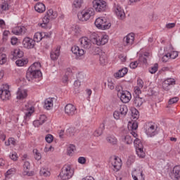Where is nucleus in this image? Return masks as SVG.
<instances>
[{
	"mask_svg": "<svg viewBox=\"0 0 180 180\" xmlns=\"http://www.w3.org/2000/svg\"><path fill=\"white\" fill-rule=\"evenodd\" d=\"M79 164H86V158L85 157H79L78 158Z\"/></svg>",
	"mask_w": 180,
	"mask_h": 180,
	"instance_id": "0e129e2a",
	"label": "nucleus"
},
{
	"mask_svg": "<svg viewBox=\"0 0 180 180\" xmlns=\"http://www.w3.org/2000/svg\"><path fill=\"white\" fill-rule=\"evenodd\" d=\"M146 133L149 137H154V136L158 134V131H157V128H155V126L154 125H150L146 130Z\"/></svg>",
	"mask_w": 180,
	"mask_h": 180,
	"instance_id": "f3484780",
	"label": "nucleus"
},
{
	"mask_svg": "<svg viewBox=\"0 0 180 180\" xmlns=\"http://www.w3.org/2000/svg\"><path fill=\"white\" fill-rule=\"evenodd\" d=\"M179 172H180V166L179 165L175 166L173 168L172 172H171L170 174L171 179L174 180L179 179L180 178Z\"/></svg>",
	"mask_w": 180,
	"mask_h": 180,
	"instance_id": "2eb2a0df",
	"label": "nucleus"
},
{
	"mask_svg": "<svg viewBox=\"0 0 180 180\" xmlns=\"http://www.w3.org/2000/svg\"><path fill=\"white\" fill-rule=\"evenodd\" d=\"M43 39V32H36L34 35V43H39Z\"/></svg>",
	"mask_w": 180,
	"mask_h": 180,
	"instance_id": "473e14b6",
	"label": "nucleus"
},
{
	"mask_svg": "<svg viewBox=\"0 0 180 180\" xmlns=\"http://www.w3.org/2000/svg\"><path fill=\"white\" fill-rule=\"evenodd\" d=\"M34 9L39 13H43L46 11V6L43 3H38L34 6Z\"/></svg>",
	"mask_w": 180,
	"mask_h": 180,
	"instance_id": "5701e85b",
	"label": "nucleus"
},
{
	"mask_svg": "<svg viewBox=\"0 0 180 180\" xmlns=\"http://www.w3.org/2000/svg\"><path fill=\"white\" fill-rule=\"evenodd\" d=\"M109 40V37L108 35H104L101 37L98 38V40L97 41V46H105L106 43H108Z\"/></svg>",
	"mask_w": 180,
	"mask_h": 180,
	"instance_id": "4be33fe9",
	"label": "nucleus"
},
{
	"mask_svg": "<svg viewBox=\"0 0 180 180\" xmlns=\"http://www.w3.org/2000/svg\"><path fill=\"white\" fill-rule=\"evenodd\" d=\"M129 111V109L127 108V106L126 105H121L120 108V113L121 117H124L127 115V112Z\"/></svg>",
	"mask_w": 180,
	"mask_h": 180,
	"instance_id": "2f4dec72",
	"label": "nucleus"
},
{
	"mask_svg": "<svg viewBox=\"0 0 180 180\" xmlns=\"http://www.w3.org/2000/svg\"><path fill=\"white\" fill-rule=\"evenodd\" d=\"M103 22H106V18L100 17L96 20L94 25L98 29H101L103 25Z\"/></svg>",
	"mask_w": 180,
	"mask_h": 180,
	"instance_id": "a878e982",
	"label": "nucleus"
},
{
	"mask_svg": "<svg viewBox=\"0 0 180 180\" xmlns=\"http://www.w3.org/2000/svg\"><path fill=\"white\" fill-rule=\"evenodd\" d=\"M133 162H134V157L133 156L129 157L127 161V165L128 166H130L131 165V164H133Z\"/></svg>",
	"mask_w": 180,
	"mask_h": 180,
	"instance_id": "4d7b16f0",
	"label": "nucleus"
},
{
	"mask_svg": "<svg viewBox=\"0 0 180 180\" xmlns=\"http://www.w3.org/2000/svg\"><path fill=\"white\" fill-rule=\"evenodd\" d=\"M131 175L134 180H144L143 170L141 169H135L131 172Z\"/></svg>",
	"mask_w": 180,
	"mask_h": 180,
	"instance_id": "9b49d317",
	"label": "nucleus"
},
{
	"mask_svg": "<svg viewBox=\"0 0 180 180\" xmlns=\"http://www.w3.org/2000/svg\"><path fill=\"white\" fill-rule=\"evenodd\" d=\"M108 86L110 88L111 90L115 89V84L112 82V81H108Z\"/></svg>",
	"mask_w": 180,
	"mask_h": 180,
	"instance_id": "338daca9",
	"label": "nucleus"
},
{
	"mask_svg": "<svg viewBox=\"0 0 180 180\" xmlns=\"http://www.w3.org/2000/svg\"><path fill=\"white\" fill-rule=\"evenodd\" d=\"M94 8H89L78 13L77 18L82 22H86V20H89V19H91V16H94Z\"/></svg>",
	"mask_w": 180,
	"mask_h": 180,
	"instance_id": "7ed1b4c3",
	"label": "nucleus"
},
{
	"mask_svg": "<svg viewBox=\"0 0 180 180\" xmlns=\"http://www.w3.org/2000/svg\"><path fill=\"white\" fill-rule=\"evenodd\" d=\"M171 85H175V79L168 78L165 79L162 84V86L165 91H169Z\"/></svg>",
	"mask_w": 180,
	"mask_h": 180,
	"instance_id": "4468645a",
	"label": "nucleus"
},
{
	"mask_svg": "<svg viewBox=\"0 0 180 180\" xmlns=\"http://www.w3.org/2000/svg\"><path fill=\"white\" fill-rule=\"evenodd\" d=\"M74 151H75V146L70 145V146L68 148V155H71Z\"/></svg>",
	"mask_w": 180,
	"mask_h": 180,
	"instance_id": "09e8293b",
	"label": "nucleus"
},
{
	"mask_svg": "<svg viewBox=\"0 0 180 180\" xmlns=\"http://www.w3.org/2000/svg\"><path fill=\"white\" fill-rule=\"evenodd\" d=\"M170 56L169 53L165 54L162 58V63H167L168 60H169Z\"/></svg>",
	"mask_w": 180,
	"mask_h": 180,
	"instance_id": "052dcab7",
	"label": "nucleus"
},
{
	"mask_svg": "<svg viewBox=\"0 0 180 180\" xmlns=\"http://www.w3.org/2000/svg\"><path fill=\"white\" fill-rule=\"evenodd\" d=\"M136 151L138 157H140L141 158H144V157H146V153L143 150V147L136 148Z\"/></svg>",
	"mask_w": 180,
	"mask_h": 180,
	"instance_id": "58836bf2",
	"label": "nucleus"
},
{
	"mask_svg": "<svg viewBox=\"0 0 180 180\" xmlns=\"http://www.w3.org/2000/svg\"><path fill=\"white\" fill-rule=\"evenodd\" d=\"M144 102V98L140 97V96H134V105L136 108H140L143 105Z\"/></svg>",
	"mask_w": 180,
	"mask_h": 180,
	"instance_id": "412c9836",
	"label": "nucleus"
},
{
	"mask_svg": "<svg viewBox=\"0 0 180 180\" xmlns=\"http://www.w3.org/2000/svg\"><path fill=\"white\" fill-rule=\"evenodd\" d=\"M113 117L116 119V120H119L122 116L120 115V111H115L113 113Z\"/></svg>",
	"mask_w": 180,
	"mask_h": 180,
	"instance_id": "6e6d98bb",
	"label": "nucleus"
},
{
	"mask_svg": "<svg viewBox=\"0 0 180 180\" xmlns=\"http://www.w3.org/2000/svg\"><path fill=\"white\" fill-rule=\"evenodd\" d=\"M71 51L73 53V54H75V56H79V57H81V56H84V54H85V51L79 49V47L77 46H72Z\"/></svg>",
	"mask_w": 180,
	"mask_h": 180,
	"instance_id": "6ab92c4d",
	"label": "nucleus"
},
{
	"mask_svg": "<svg viewBox=\"0 0 180 180\" xmlns=\"http://www.w3.org/2000/svg\"><path fill=\"white\" fill-rule=\"evenodd\" d=\"M11 43L13 46L16 45V44L18 43V38L13 37L11 38Z\"/></svg>",
	"mask_w": 180,
	"mask_h": 180,
	"instance_id": "774afa93",
	"label": "nucleus"
},
{
	"mask_svg": "<svg viewBox=\"0 0 180 180\" xmlns=\"http://www.w3.org/2000/svg\"><path fill=\"white\" fill-rule=\"evenodd\" d=\"M65 113L68 116H74V115H77V108L74 105L69 103L65 107Z\"/></svg>",
	"mask_w": 180,
	"mask_h": 180,
	"instance_id": "0eeeda50",
	"label": "nucleus"
},
{
	"mask_svg": "<svg viewBox=\"0 0 180 180\" xmlns=\"http://www.w3.org/2000/svg\"><path fill=\"white\" fill-rule=\"evenodd\" d=\"M41 64L39 62L34 63L27 70L26 73V78L28 81H32L33 79L41 78L43 75L41 71L37 68H40Z\"/></svg>",
	"mask_w": 180,
	"mask_h": 180,
	"instance_id": "f257e3e1",
	"label": "nucleus"
},
{
	"mask_svg": "<svg viewBox=\"0 0 180 180\" xmlns=\"http://www.w3.org/2000/svg\"><path fill=\"white\" fill-rule=\"evenodd\" d=\"M1 8L3 11H8L9 9V4L8 3H3Z\"/></svg>",
	"mask_w": 180,
	"mask_h": 180,
	"instance_id": "69168bd1",
	"label": "nucleus"
},
{
	"mask_svg": "<svg viewBox=\"0 0 180 180\" xmlns=\"http://www.w3.org/2000/svg\"><path fill=\"white\" fill-rule=\"evenodd\" d=\"M82 0H75L73 2V6L75 8H80L82 5Z\"/></svg>",
	"mask_w": 180,
	"mask_h": 180,
	"instance_id": "de8ad7c7",
	"label": "nucleus"
},
{
	"mask_svg": "<svg viewBox=\"0 0 180 180\" xmlns=\"http://www.w3.org/2000/svg\"><path fill=\"white\" fill-rule=\"evenodd\" d=\"M10 158L13 160V161H18V153H16V152L13 153L10 155Z\"/></svg>",
	"mask_w": 180,
	"mask_h": 180,
	"instance_id": "bf43d9fd",
	"label": "nucleus"
},
{
	"mask_svg": "<svg viewBox=\"0 0 180 180\" xmlns=\"http://www.w3.org/2000/svg\"><path fill=\"white\" fill-rule=\"evenodd\" d=\"M24 53L20 49H15L13 52V59H15V57H18V58H22L24 56Z\"/></svg>",
	"mask_w": 180,
	"mask_h": 180,
	"instance_id": "f704fd0d",
	"label": "nucleus"
},
{
	"mask_svg": "<svg viewBox=\"0 0 180 180\" xmlns=\"http://www.w3.org/2000/svg\"><path fill=\"white\" fill-rule=\"evenodd\" d=\"M45 140L46 143H49L50 144V143H53V140H54V137L53 136V135L49 134L46 136Z\"/></svg>",
	"mask_w": 180,
	"mask_h": 180,
	"instance_id": "49530a36",
	"label": "nucleus"
},
{
	"mask_svg": "<svg viewBox=\"0 0 180 180\" xmlns=\"http://www.w3.org/2000/svg\"><path fill=\"white\" fill-rule=\"evenodd\" d=\"M135 96H140V94H141V87H135Z\"/></svg>",
	"mask_w": 180,
	"mask_h": 180,
	"instance_id": "e2e57ef3",
	"label": "nucleus"
},
{
	"mask_svg": "<svg viewBox=\"0 0 180 180\" xmlns=\"http://www.w3.org/2000/svg\"><path fill=\"white\" fill-rule=\"evenodd\" d=\"M27 63H29V60L27 59H20V60H17L15 61V64L16 65H18V67H23V65H26V64H27Z\"/></svg>",
	"mask_w": 180,
	"mask_h": 180,
	"instance_id": "c9c22d12",
	"label": "nucleus"
},
{
	"mask_svg": "<svg viewBox=\"0 0 180 180\" xmlns=\"http://www.w3.org/2000/svg\"><path fill=\"white\" fill-rule=\"evenodd\" d=\"M74 175V169L70 165H65L59 174V176L63 180H67L72 178Z\"/></svg>",
	"mask_w": 180,
	"mask_h": 180,
	"instance_id": "f03ea898",
	"label": "nucleus"
},
{
	"mask_svg": "<svg viewBox=\"0 0 180 180\" xmlns=\"http://www.w3.org/2000/svg\"><path fill=\"white\" fill-rule=\"evenodd\" d=\"M103 130H105V123L100 124L98 129L95 131L94 135L97 137H98V136H102V134H103Z\"/></svg>",
	"mask_w": 180,
	"mask_h": 180,
	"instance_id": "c756f323",
	"label": "nucleus"
},
{
	"mask_svg": "<svg viewBox=\"0 0 180 180\" xmlns=\"http://www.w3.org/2000/svg\"><path fill=\"white\" fill-rule=\"evenodd\" d=\"M170 58H172L173 60L176 58L178 57V51H173L171 53H168Z\"/></svg>",
	"mask_w": 180,
	"mask_h": 180,
	"instance_id": "13d9d810",
	"label": "nucleus"
},
{
	"mask_svg": "<svg viewBox=\"0 0 180 180\" xmlns=\"http://www.w3.org/2000/svg\"><path fill=\"white\" fill-rule=\"evenodd\" d=\"M134 144L136 147V149L143 148V143H141V141H140L139 139L136 138V139H134Z\"/></svg>",
	"mask_w": 180,
	"mask_h": 180,
	"instance_id": "37998d69",
	"label": "nucleus"
},
{
	"mask_svg": "<svg viewBox=\"0 0 180 180\" xmlns=\"http://www.w3.org/2000/svg\"><path fill=\"white\" fill-rule=\"evenodd\" d=\"M35 42L30 37H25L22 40V46L25 49H33L34 47Z\"/></svg>",
	"mask_w": 180,
	"mask_h": 180,
	"instance_id": "1a4fd4ad",
	"label": "nucleus"
},
{
	"mask_svg": "<svg viewBox=\"0 0 180 180\" xmlns=\"http://www.w3.org/2000/svg\"><path fill=\"white\" fill-rule=\"evenodd\" d=\"M106 140L108 143H110V144H112V146H115V144L117 143V139H116V137L113 136L107 137Z\"/></svg>",
	"mask_w": 180,
	"mask_h": 180,
	"instance_id": "4c0bfd02",
	"label": "nucleus"
},
{
	"mask_svg": "<svg viewBox=\"0 0 180 180\" xmlns=\"http://www.w3.org/2000/svg\"><path fill=\"white\" fill-rule=\"evenodd\" d=\"M33 154L37 161H40V160H41V154L39 153V150H37V149L33 150Z\"/></svg>",
	"mask_w": 180,
	"mask_h": 180,
	"instance_id": "79ce46f5",
	"label": "nucleus"
},
{
	"mask_svg": "<svg viewBox=\"0 0 180 180\" xmlns=\"http://www.w3.org/2000/svg\"><path fill=\"white\" fill-rule=\"evenodd\" d=\"M7 89H1L0 90V98L3 101H6L9 99V96H11V91H9V86H6Z\"/></svg>",
	"mask_w": 180,
	"mask_h": 180,
	"instance_id": "f8f14e48",
	"label": "nucleus"
},
{
	"mask_svg": "<svg viewBox=\"0 0 180 180\" xmlns=\"http://www.w3.org/2000/svg\"><path fill=\"white\" fill-rule=\"evenodd\" d=\"M50 57L53 61L58 60V57H60V47L58 46L56 49L51 51Z\"/></svg>",
	"mask_w": 180,
	"mask_h": 180,
	"instance_id": "aec40b11",
	"label": "nucleus"
},
{
	"mask_svg": "<svg viewBox=\"0 0 180 180\" xmlns=\"http://www.w3.org/2000/svg\"><path fill=\"white\" fill-rule=\"evenodd\" d=\"M139 128V123L136 121L129 122L128 129L129 130H137Z\"/></svg>",
	"mask_w": 180,
	"mask_h": 180,
	"instance_id": "7c9ffc66",
	"label": "nucleus"
},
{
	"mask_svg": "<svg viewBox=\"0 0 180 180\" xmlns=\"http://www.w3.org/2000/svg\"><path fill=\"white\" fill-rule=\"evenodd\" d=\"M158 71V63H155L153 66L149 68V72L150 74H155Z\"/></svg>",
	"mask_w": 180,
	"mask_h": 180,
	"instance_id": "a19ab883",
	"label": "nucleus"
},
{
	"mask_svg": "<svg viewBox=\"0 0 180 180\" xmlns=\"http://www.w3.org/2000/svg\"><path fill=\"white\" fill-rule=\"evenodd\" d=\"M54 98H49L45 100L44 108V109H46L47 110H50L53 108V100Z\"/></svg>",
	"mask_w": 180,
	"mask_h": 180,
	"instance_id": "b1692460",
	"label": "nucleus"
},
{
	"mask_svg": "<svg viewBox=\"0 0 180 180\" xmlns=\"http://www.w3.org/2000/svg\"><path fill=\"white\" fill-rule=\"evenodd\" d=\"M57 16H58L57 12L53 11V9H49L46 12V15L43 18V23L48 25L50 20H53V19H56Z\"/></svg>",
	"mask_w": 180,
	"mask_h": 180,
	"instance_id": "423d86ee",
	"label": "nucleus"
},
{
	"mask_svg": "<svg viewBox=\"0 0 180 180\" xmlns=\"http://www.w3.org/2000/svg\"><path fill=\"white\" fill-rule=\"evenodd\" d=\"M179 101V98L178 97H174L169 100L168 105H174V103H176Z\"/></svg>",
	"mask_w": 180,
	"mask_h": 180,
	"instance_id": "864d4df0",
	"label": "nucleus"
},
{
	"mask_svg": "<svg viewBox=\"0 0 180 180\" xmlns=\"http://www.w3.org/2000/svg\"><path fill=\"white\" fill-rule=\"evenodd\" d=\"M24 172L30 169V163L29 162H25L23 165Z\"/></svg>",
	"mask_w": 180,
	"mask_h": 180,
	"instance_id": "5fc2aeb1",
	"label": "nucleus"
},
{
	"mask_svg": "<svg viewBox=\"0 0 180 180\" xmlns=\"http://www.w3.org/2000/svg\"><path fill=\"white\" fill-rule=\"evenodd\" d=\"M93 8L96 12H105L106 11V1L103 0H94Z\"/></svg>",
	"mask_w": 180,
	"mask_h": 180,
	"instance_id": "20e7f679",
	"label": "nucleus"
},
{
	"mask_svg": "<svg viewBox=\"0 0 180 180\" xmlns=\"http://www.w3.org/2000/svg\"><path fill=\"white\" fill-rule=\"evenodd\" d=\"M75 134V127L68 128L66 131V134L68 136H74Z\"/></svg>",
	"mask_w": 180,
	"mask_h": 180,
	"instance_id": "a18cd8bd",
	"label": "nucleus"
},
{
	"mask_svg": "<svg viewBox=\"0 0 180 180\" xmlns=\"http://www.w3.org/2000/svg\"><path fill=\"white\" fill-rule=\"evenodd\" d=\"M26 27H15L12 30V33L16 36H20V34H25L26 33Z\"/></svg>",
	"mask_w": 180,
	"mask_h": 180,
	"instance_id": "dca6fc26",
	"label": "nucleus"
},
{
	"mask_svg": "<svg viewBox=\"0 0 180 180\" xmlns=\"http://www.w3.org/2000/svg\"><path fill=\"white\" fill-rule=\"evenodd\" d=\"M139 65V63L137 61L135 62H132L129 64V67L130 68H131L132 70H134L136 68H137V66Z\"/></svg>",
	"mask_w": 180,
	"mask_h": 180,
	"instance_id": "680f3d73",
	"label": "nucleus"
},
{
	"mask_svg": "<svg viewBox=\"0 0 180 180\" xmlns=\"http://www.w3.org/2000/svg\"><path fill=\"white\" fill-rule=\"evenodd\" d=\"M27 96V91L26 90H18L17 92V99H25Z\"/></svg>",
	"mask_w": 180,
	"mask_h": 180,
	"instance_id": "393cba45",
	"label": "nucleus"
},
{
	"mask_svg": "<svg viewBox=\"0 0 180 180\" xmlns=\"http://www.w3.org/2000/svg\"><path fill=\"white\" fill-rule=\"evenodd\" d=\"M99 39V37L98 36V34L93 33L90 36V43L92 42L93 44H97L98 40Z\"/></svg>",
	"mask_w": 180,
	"mask_h": 180,
	"instance_id": "72a5a7b5",
	"label": "nucleus"
},
{
	"mask_svg": "<svg viewBox=\"0 0 180 180\" xmlns=\"http://www.w3.org/2000/svg\"><path fill=\"white\" fill-rule=\"evenodd\" d=\"M131 99V94L129 91H122L120 100L123 103H129Z\"/></svg>",
	"mask_w": 180,
	"mask_h": 180,
	"instance_id": "9d476101",
	"label": "nucleus"
},
{
	"mask_svg": "<svg viewBox=\"0 0 180 180\" xmlns=\"http://www.w3.org/2000/svg\"><path fill=\"white\" fill-rule=\"evenodd\" d=\"M5 63H6V54L3 53L0 57V64L1 65H4Z\"/></svg>",
	"mask_w": 180,
	"mask_h": 180,
	"instance_id": "3c124183",
	"label": "nucleus"
},
{
	"mask_svg": "<svg viewBox=\"0 0 180 180\" xmlns=\"http://www.w3.org/2000/svg\"><path fill=\"white\" fill-rule=\"evenodd\" d=\"M139 110L137 109L134 108V110H131V116L133 119H139L140 115H139Z\"/></svg>",
	"mask_w": 180,
	"mask_h": 180,
	"instance_id": "c03bdc74",
	"label": "nucleus"
},
{
	"mask_svg": "<svg viewBox=\"0 0 180 180\" xmlns=\"http://www.w3.org/2000/svg\"><path fill=\"white\" fill-rule=\"evenodd\" d=\"M129 70L127 68H123L122 69L118 70L116 73L114 74L115 78H117V79H119V78H123L126 74H127Z\"/></svg>",
	"mask_w": 180,
	"mask_h": 180,
	"instance_id": "a211bd4d",
	"label": "nucleus"
},
{
	"mask_svg": "<svg viewBox=\"0 0 180 180\" xmlns=\"http://www.w3.org/2000/svg\"><path fill=\"white\" fill-rule=\"evenodd\" d=\"M115 13H116L117 16H118V18H120V19H123L124 18V16H126L124 11H123V9H122V8H120V6L117 7Z\"/></svg>",
	"mask_w": 180,
	"mask_h": 180,
	"instance_id": "c85d7f7f",
	"label": "nucleus"
},
{
	"mask_svg": "<svg viewBox=\"0 0 180 180\" xmlns=\"http://www.w3.org/2000/svg\"><path fill=\"white\" fill-rule=\"evenodd\" d=\"M110 26H112V24L110 22H108L105 18V21L103 22V25H101V27L100 29H101V30H107L108 29H110Z\"/></svg>",
	"mask_w": 180,
	"mask_h": 180,
	"instance_id": "ea45409f",
	"label": "nucleus"
},
{
	"mask_svg": "<svg viewBox=\"0 0 180 180\" xmlns=\"http://www.w3.org/2000/svg\"><path fill=\"white\" fill-rule=\"evenodd\" d=\"M124 142L126 143V144H131V143H133V139H131V136H130L129 135L125 136Z\"/></svg>",
	"mask_w": 180,
	"mask_h": 180,
	"instance_id": "603ef678",
	"label": "nucleus"
},
{
	"mask_svg": "<svg viewBox=\"0 0 180 180\" xmlns=\"http://www.w3.org/2000/svg\"><path fill=\"white\" fill-rule=\"evenodd\" d=\"M73 33L75 36H78L81 33V28L78 25H75L73 29Z\"/></svg>",
	"mask_w": 180,
	"mask_h": 180,
	"instance_id": "8fccbe9b",
	"label": "nucleus"
},
{
	"mask_svg": "<svg viewBox=\"0 0 180 180\" xmlns=\"http://www.w3.org/2000/svg\"><path fill=\"white\" fill-rule=\"evenodd\" d=\"M39 174L41 176H50V175H51L50 171L47 170V169L44 167L41 168Z\"/></svg>",
	"mask_w": 180,
	"mask_h": 180,
	"instance_id": "e433bc0d",
	"label": "nucleus"
},
{
	"mask_svg": "<svg viewBox=\"0 0 180 180\" xmlns=\"http://www.w3.org/2000/svg\"><path fill=\"white\" fill-rule=\"evenodd\" d=\"M99 57L100 64H101V65H105V64L108 63V58L106 57V53H105V52H101L99 54Z\"/></svg>",
	"mask_w": 180,
	"mask_h": 180,
	"instance_id": "cd10ccee",
	"label": "nucleus"
},
{
	"mask_svg": "<svg viewBox=\"0 0 180 180\" xmlns=\"http://www.w3.org/2000/svg\"><path fill=\"white\" fill-rule=\"evenodd\" d=\"M25 109L27 110H29L27 112L25 113V115L24 117V119L25 120H27V119H29V117H30V116H32V113H33V112H34V107L31 106V107H27V105H25Z\"/></svg>",
	"mask_w": 180,
	"mask_h": 180,
	"instance_id": "bb28decb",
	"label": "nucleus"
},
{
	"mask_svg": "<svg viewBox=\"0 0 180 180\" xmlns=\"http://www.w3.org/2000/svg\"><path fill=\"white\" fill-rule=\"evenodd\" d=\"M110 164L112 165L114 171H119L122 168V159L117 156L110 157Z\"/></svg>",
	"mask_w": 180,
	"mask_h": 180,
	"instance_id": "39448f33",
	"label": "nucleus"
},
{
	"mask_svg": "<svg viewBox=\"0 0 180 180\" xmlns=\"http://www.w3.org/2000/svg\"><path fill=\"white\" fill-rule=\"evenodd\" d=\"M80 46L82 49H85L86 50H89L91 49V40L88 39L86 37H84L79 39Z\"/></svg>",
	"mask_w": 180,
	"mask_h": 180,
	"instance_id": "6e6552de",
	"label": "nucleus"
},
{
	"mask_svg": "<svg viewBox=\"0 0 180 180\" xmlns=\"http://www.w3.org/2000/svg\"><path fill=\"white\" fill-rule=\"evenodd\" d=\"M134 41V33H129L123 39L124 46H130Z\"/></svg>",
	"mask_w": 180,
	"mask_h": 180,
	"instance_id": "ddd939ff",
	"label": "nucleus"
}]
</instances>
